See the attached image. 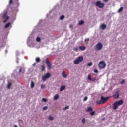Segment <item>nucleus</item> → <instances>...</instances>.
<instances>
[{"instance_id":"1","label":"nucleus","mask_w":127,"mask_h":127,"mask_svg":"<svg viewBox=\"0 0 127 127\" xmlns=\"http://www.w3.org/2000/svg\"><path fill=\"white\" fill-rule=\"evenodd\" d=\"M108 100H109V97H104V96H102L100 98V100H97L95 103L96 105H102L105 104Z\"/></svg>"},{"instance_id":"2","label":"nucleus","mask_w":127,"mask_h":127,"mask_svg":"<svg viewBox=\"0 0 127 127\" xmlns=\"http://www.w3.org/2000/svg\"><path fill=\"white\" fill-rule=\"evenodd\" d=\"M123 104H124V101H123V100H120L119 101H116L113 104V109L117 110V109H118V107H119V106H121V105H123Z\"/></svg>"},{"instance_id":"3","label":"nucleus","mask_w":127,"mask_h":127,"mask_svg":"<svg viewBox=\"0 0 127 127\" xmlns=\"http://www.w3.org/2000/svg\"><path fill=\"white\" fill-rule=\"evenodd\" d=\"M83 59H84L83 56H79L76 59L74 60V63L75 64H78L80 62H82V61H83Z\"/></svg>"},{"instance_id":"4","label":"nucleus","mask_w":127,"mask_h":127,"mask_svg":"<svg viewBox=\"0 0 127 127\" xmlns=\"http://www.w3.org/2000/svg\"><path fill=\"white\" fill-rule=\"evenodd\" d=\"M51 77V74L49 73H47L45 75L42 77V80L43 82H45L47 79H49Z\"/></svg>"},{"instance_id":"5","label":"nucleus","mask_w":127,"mask_h":127,"mask_svg":"<svg viewBox=\"0 0 127 127\" xmlns=\"http://www.w3.org/2000/svg\"><path fill=\"white\" fill-rule=\"evenodd\" d=\"M96 6H97L99 8H103L105 6V4L102 3L101 1H97L95 3Z\"/></svg>"},{"instance_id":"6","label":"nucleus","mask_w":127,"mask_h":127,"mask_svg":"<svg viewBox=\"0 0 127 127\" xmlns=\"http://www.w3.org/2000/svg\"><path fill=\"white\" fill-rule=\"evenodd\" d=\"M98 65L101 69H104V68H106V63L104 61H100Z\"/></svg>"},{"instance_id":"7","label":"nucleus","mask_w":127,"mask_h":127,"mask_svg":"<svg viewBox=\"0 0 127 127\" xmlns=\"http://www.w3.org/2000/svg\"><path fill=\"white\" fill-rule=\"evenodd\" d=\"M3 18L5 19V20L3 21L4 23H5L9 19V17L7 16V13L5 12L3 14Z\"/></svg>"},{"instance_id":"8","label":"nucleus","mask_w":127,"mask_h":127,"mask_svg":"<svg viewBox=\"0 0 127 127\" xmlns=\"http://www.w3.org/2000/svg\"><path fill=\"white\" fill-rule=\"evenodd\" d=\"M97 50H101L103 48V44L101 43H98L96 45Z\"/></svg>"},{"instance_id":"9","label":"nucleus","mask_w":127,"mask_h":127,"mask_svg":"<svg viewBox=\"0 0 127 127\" xmlns=\"http://www.w3.org/2000/svg\"><path fill=\"white\" fill-rule=\"evenodd\" d=\"M46 64H47V67L48 69H51V63L49 61H48V60H46Z\"/></svg>"},{"instance_id":"10","label":"nucleus","mask_w":127,"mask_h":127,"mask_svg":"<svg viewBox=\"0 0 127 127\" xmlns=\"http://www.w3.org/2000/svg\"><path fill=\"white\" fill-rule=\"evenodd\" d=\"M119 97H120V94H119V91L116 92V93L113 96L114 99H118Z\"/></svg>"},{"instance_id":"11","label":"nucleus","mask_w":127,"mask_h":127,"mask_svg":"<svg viewBox=\"0 0 127 127\" xmlns=\"http://www.w3.org/2000/svg\"><path fill=\"white\" fill-rule=\"evenodd\" d=\"M107 27V25L105 24H102L100 25V28L101 29H105V28Z\"/></svg>"},{"instance_id":"12","label":"nucleus","mask_w":127,"mask_h":127,"mask_svg":"<svg viewBox=\"0 0 127 127\" xmlns=\"http://www.w3.org/2000/svg\"><path fill=\"white\" fill-rule=\"evenodd\" d=\"M79 48L80 50H81V51H84V50H86V47L85 46H79Z\"/></svg>"},{"instance_id":"13","label":"nucleus","mask_w":127,"mask_h":127,"mask_svg":"<svg viewBox=\"0 0 127 127\" xmlns=\"http://www.w3.org/2000/svg\"><path fill=\"white\" fill-rule=\"evenodd\" d=\"M59 98V95L58 94H56L55 95L54 97V100L56 101V100H58Z\"/></svg>"},{"instance_id":"14","label":"nucleus","mask_w":127,"mask_h":127,"mask_svg":"<svg viewBox=\"0 0 127 127\" xmlns=\"http://www.w3.org/2000/svg\"><path fill=\"white\" fill-rule=\"evenodd\" d=\"M10 25H11V23H7L5 26V28H8V27H9Z\"/></svg>"},{"instance_id":"15","label":"nucleus","mask_w":127,"mask_h":127,"mask_svg":"<svg viewBox=\"0 0 127 127\" xmlns=\"http://www.w3.org/2000/svg\"><path fill=\"white\" fill-rule=\"evenodd\" d=\"M34 86H35V84H34V82L33 81H31V88H34Z\"/></svg>"},{"instance_id":"16","label":"nucleus","mask_w":127,"mask_h":127,"mask_svg":"<svg viewBox=\"0 0 127 127\" xmlns=\"http://www.w3.org/2000/svg\"><path fill=\"white\" fill-rule=\"evenodd\" d=\"M87 112H91L92 111H93V108H92V107H88V109L86 110Z\"/></svg>"},{"instance_id":"17","label":"nucleus","mask_w":127,"mask_h":127,"mask_svg":"<svg viewBox=\"0 0 127 127\" xmlns=\"http://www.w3.org/2000/svg\"><path fill=\"white\" fill-rule=\"evenodd\" d=\"M41 67H42L41 71L42 72H43V71L45 70V65L44 64L42 65Z\"/></svg>"},{"instance_id":"18","label":"nucleus","mask_w":127,"mask_h":127,"mask_svg":"<svg viewBox=\"0 0 127 127\" xmlns=\"http://www.w3.org/2000/svg\"><path fill=\"white\" fill-rule=\"evenodd\" d=\"M65 86H62L60 88V92H62L63 90L65 89Z\"/></svg>"},{"instance_id":"19","label":"nucleus","mask_w":127,"mask_h":127,"mask_svg":"<svg viewBox=\"0 0 127 127\" xmlns=\"http://www.w3.org/2000/svg\"><path fill=\"white\" fill-rule=\"evenodd\" d=\"M62 76L64 77V78H67V75L66 74H65V72H63L62 73Z\"/></svg>"},{"instance_id":"20","label":"nucleus","mask_w":127,"mask_h":127,"mask_svg":"<svg viewBox=\"0 0 127 127\" xmlns=\"http://www.w3.org/2000/svg\"><path fill=\"white\" fill-rule=\"evenodd\" d=\"M124 9V8L123 7H121L119 9H118V12H121V11H123Z\"/></svg>"},{"instance_id":"21","label":"nucleus","mask_w":127,"mask_h":127,"mask_svg":"<svg viewBox=\"0 0 127 127\" xmlns=\"http://www.w3.org/2000/svg\"><path fill=\"white\" fill-rule=\"evenodd\" d=\"M82 24H84V21L81 20L79 21V25H82Z\"/></svg>"},{"instance_id":"22","label":"nucleus","mask_w":127,"mask_h":127,"mask_svg":"<svg viewBox=\"0 0 127 127\" xmlns=\"http://www.w3.org/2000/svg\"><path fill=\"white\" fill-rule=\"evenodd\" d=\"M41 39L39 37H37L36 41L37 42H40V41H41Z\"/></svg>"},{"instance_id":"23","label":"nucleus","mask_w":127,"mask_h":127,"mask_svg":"<svg viewBox=\"0 0 127 127\" xmlns=\"http://www.w3.org/2000/svg\"><path fill=\"white\" fill-rule=\"evenodd\" d=\"M36 61L37 62V63H38V62H40V58L37 57L36 58Z\"/></svg>"},{"instance_id":"24","label":"nucleus","mask_w":127,"mask_h":127,"mask_svg":"<svg viewBox=\"0 0 127 127\" xmlns=\"http://www.w3.org/2000/svg\"><path fill=\"white\" fill-rule=\"evenodd\" d=\"M64 18H65V16L64 15H62L60 18V20H62L63 19H64Z\"/></svg>"},{"instance_id":"25","label":"nucleus","mask_w":127,"mask_h":127,"mask_svg":"<svg viewBox=\"0 0 127 127\" xmlns=\"http://www.w3.org/2000/svg\"><path fill=\"white\" fill-rule=\"evenodd\" d=\"M88 79L89 81H92V78L91 77V75H89L88 76Z\"/></svg>"},{"instance_id":"26","label":"nucleus","mask_w":127,"mask_h":127,"mask_svg":"<svg viewBox=\"0 0 127 127\" xmlns=\"http://www.w3.org/2000/svg\"><path fill=\"white\" fill-rule=\"evenodd\" d=\"M92 65H93V63H88L87 66H89V67H91V66H92Z\"/></svg>"},{"instance_id":"27","label":"nucleus","mask_w":127,"mask_h":127,"mask_svg":"<svg viewBox=\"0 0 127 127\" xmlns=\"http://www.w3.org/2000/svg\"><path fill=\"white\" fill-rule=\"evenodd\" d=\"M73 50H74V51L77 52L78 50H79V49H78V48H77V47H75V48H73Z\"/></svg>"},{"instance_id":"28","label":"nucleus","mask_w":127,"mask_h":127,"mask_svg":"<svg viewBox=\"0 0 127 127\" xmlns=\"http://www.w3.org/2000/svg\"><path fill=\"white\" fill-rule=\"evenodd\" d=\"M22 71V67H21V66H20L19 68V72L20 73Z\"/></svg>"},{"instance_id":"29","label":"nucleus","mask_w":127,"mask_h":127,"mask_svg":"<svg viewBox=\"0 0 127 127\" xmlns=\"http://www.w3.org/2000/svg\"><path fill=\"white\" fill-rule=\"evenodd\" d=\"M124 83H125V80L123 79L122 81H121L120 84H121V85H124Z\"/></svg>"},{"instance_id":"30","label":"nucleus","mask_w":127,"mask_h":127,"mask_svg":"<svg viewBox=\"0 0 127 127\" xmlns=\"http://www.w3.org/2000/svg\"><path fill=\"white\" fill-rule=\"evenodd\" d=\"M11 86V83H9L8 85V86H7L8 89H10V86Z\"/></svg>"},{"instance_id":"31","label":"nucleus","mask_w":127,"mask_h":127,"mask_svg":"<svg viewBox=\"0 0 127 127\" xmlns=\"http://www.w3.org/2000/svg\"><path fill=\"white\" fill-rule=\"evenodd\" d=\"M44 88H45V85H44V84H42V85H41V89H44Z\"/></svg>"},{"instance_id":"32","label":"nucleus","mask_w":127,"mask_h":127,"mask_svg":"<svg viewBox=\"0 0 127 127\" xmlns=\"http://www.w3.org/2000/svg\"><path fill=\"white\" fill-rule=\"evenodd\" d=\"M94 115H95V111H92L90 113L91 116H94Z\"/></svg>"},{"instance_id":"33","label":"nucleus","mask_w":127,"mask_h":127,"mask_svg":"<svg viewBox=\"0 0 127 127\" xmlns=\"http://www.w3.org/2000/svg\"><path fill=\"white\" fill-rule=\"evenodd\" d=\"M48 108V107L47 106H45L43 107V109L44 111H45V110H47Z\"/></svg>"},{"instance_id":"34","label":"nucleus","mask_w":127,"mask_h":127,"mask_svg":"<svg viewBox=\"0 0 127 127\" xmlns=\"http://www.w3.org/2000/svg\"><path fill=\"white\" fill-rule=\"evenodd\" d=\"M54 118L53 117V116H50L49 117V119L51 120H54Z\"/></svg>"},{"instance_id":"35","label":"nucleus","mask_w":127,"mask_h":127,"mask_svg":"<svg viewBox=\"0 0 127 127\" xmlns=\"http://www.w3.org/2000/svg\"><path fill=\"white\" fill-rule=\"evenodd\" d=\"M42 101L43 102H47V99L46 98H43Z\"/></svg>"},{"instance_id":"36","label":"nucleus","mask_w":127,"mask_h":127,"mask_svg":"<svg viewBox=\"0 0 127 127\" xmlns=\"http://www.w3.org/2000/svg\"><path fill=\"white\" fill-rule=\"evenodd\" d=\"M68 109H69V107L67 106H66L65 108H64L63 110H67Z\"/></svg>"},{"instance_id":"37","label":"nucleus","mask_w":127,"mask_h":127,"mask_svg":"<svg viewBox=\"0 0 127 127\" xmlns=\"http://www.w3.org/2000/svg\"><path fill=\"white\" fill-rule=\"evenodd\" d=\"M91 81H92V82H95V81H96V78L95 77L93 78H91Z\"/></svg>"},{"instance_id":"38","label":"nucleus","mask_w":127,"mask_h":127,"mask_svg":"<svg viewBox=\"0 0 127 127\" xmlns=\"http://www.w3.org/2000/svg\"><path fill=\"white\" fill-rule=\"evenodd\" d=\"M88 100V97H85L84 98V101H87Z\"/></svg>"},{"instance_id":"39","label":"nucleus","mask_w":127,"mask_h":127,"mask_svg":"<svg viewBox=\"0 0 127 127\" xmlns=\"http://www.w3.org/2000/svg\"><path fill=\"white\" fill-rule=\"evenodd\" d=\"M85 118H83L82 120L83 124H85Z\"/></svg>"},{"instance_id":"40","label":"nucleus","mask_w":127,"mask_h":127,"mask_svg":"<svg viewBox=\"0 0 127 127\" xmlns=\"http://www.w3.org/2000/svg\"><path fill=\"white\" fill-rule=\"evenodd\" d=\"M33 67H35V66H36V63H34L33 64Z\"/></svg>"},{"instance_id":"41","label":"nucleus","mask_w":127,"mask_h":127,"mask_svg":"<svg viewBox=\"0 0 127 127\" xmlns=\"http://www.w3.org/2000/svg\"><path fill=\"white\" fill-rule=\"evenodd\" d=\"M104 2H108L109 1V0H103Z\"/></svg>"},{"instance_id":"42","label":"nucleus","mask_w":127,"mask_h":127,"mask_svg":"<svg viewBox=\"0 0 127 127\" xmlns=\"http://www.w3.org/2000/svg\"><path fill=\"white\" fill-rule=\"evenodd\" d=\"M89 40H90V39L89 38L86 39L85 40V42H86V41H89Z\"/></svg>"},{"instance_id":"43","label":"nucleus","mask_w":127,"mask_h":127,"mask_svg":"<svg viewBox=\"0 0 127 127\" xmlns=\"http://www.w3.org/2000/svg\"><path fill=\"white\" fill-rule=\"evenodd\" d=\"M94 72V73H98V70L95 69Z\"/></svg>"},{"instance_id":"44","label":"nucleus","mask_w":127,"mask_h":127,"mask_svg":"<svg viewBox=\"0 0 127 127\" xmlns=\"http://www.w3.org/2000/svg\"><path fill=\"white\" fill-rule=\"evenodd\" d=\"M9 3L10 4H11L12 3V0H10Z\"/></svg>"},{"instance_id":"45","label":"nucleus","mask_w":127,"mask_h":127,"mask_svg":"<svg viewBox=\"0 0 127 127\" xmlns=\"http://www.w3.org/2000/svg\"><path fill=\"white\" fill-rule=\"evenodd\" d=\"M15 0L16 2H17V3L18 2L19 0Z\"/></svg>"},{"instance_id":"46","label":"nucleus","mask_w":127,"mask_h":127,"mask_svg":"<svg viewBox=\"0 0 127 127\" xmlns=\"http://www.w3.org/2000/svg\"><path fill=\"white\" fill-rule=\"evenodd\" d=\"M14 127H17V125H15L14 126Z\"/></svg>"},{"instance_id":"47","label":"nucleus","mask_w":127,"mask_h":127,"mask_svg":"<svg viewBox=\"0 0 127 127\" xmlns=\"http://www.w3.org/2000/svg\"><path fill=\"white\" fill-rule=\"evenodd\" d=\"M70 27H72V25H70Z\"/></svg>"}]
</instances>
